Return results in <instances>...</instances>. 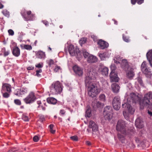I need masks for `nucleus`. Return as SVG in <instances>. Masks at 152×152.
Listing matches in <instances>:
<instances>
[{
	"label": "nucleus",
	"mask_w": 152,
	"mask_h": 152,
	"mask_svg": "<svg viewBox=\"0 0 152 152\" xmlns=\"http://www.w3.org/2000/svg\"><path fill=\"white\" fill-rule=\"evenodd\" d=\"M125 97L126 99V101L124 100L122 104V107L127 110L128 113L124 110L123 111V115L125 118L127 120L129 119V114H133L134 112V109L132 107L131 104L133 103H136L140 101V98L134 93H131L128 97Z\"/></svg>",
	"instance_id": "nucleus-1"
},
{
	"label": "nucleus",
	"mask_w": 152,
	"mask_h": 152,
	"mask_svg": "<svg viewBox=\"0 0 152 152\" xmlns=\"http://www.w3.org/2000/svg\"><path fill=\"white\" fill-rule=\"evenodd\" d=\"M127 125V124L124 121L122 120H120L118 121L117 123L116 129L117 131L130 137L133 135L134 132L132 129L128 130Z\"/></svg>",
	"instance_id": "nucleus-2"
},
{
	"label": "nucleus",
	"mask_w": 152,
	"mask_h": 152,
	"mask_svg": "<svg viewBox=\"0 0 152 152\" xmlns=\"http://www.w3.org/2000/svg\"><path fill=\"white\" fill-rule=\"evenodd\" d=\"M152 101V92L149 91L147 93L145 94L142 100L140 101V104L141 108H142L144 107L147 108H151V106L152 104L150 101V100Z\"/></svg>",
	"instance_id": "nucleus-3"
},
{
	"label": "nucleus",
	"mask_w": 152,
	"mask_h": 152,
	"mask_svg": "<svg viewBox=\"0 0 152 152\" xmlns=\"http://www.w3.org/2000/svg\"><path fill=\"white\" fill-rule=\"evenodd\" d=\"M96 73L95 70L92 68H89L87 72L86 76L85 79V84L86 85L92 83V80L96 79Z\"/></svg>",
	"instance_id": "nucleus-4"
},
{
	"label": "nucleus",
	"mask_w": 152,
	"mask_h": 152,
	"mask_svg": "<svg viewBox=\"0 0 152 152\" xmlns=\"http://www.w3.org/2000/svg\"><path fill=\"white\" fill-rule=\"evenodd\" d=\"M86 87H88V95L92 97H94L99 92V90L97 87L95 85L93 84L92 83H89V85H86Z\"/></svg>",
	"instance_id": "nucleus-5"
},
{
	"label": "nucleus",
	"mask_w": 152,
	"mask_h": 152,
	"mask_svg": "<svg viewBox=\"0 0 152 152\" xmlns=\"http://www.w3.org/2000/svg\"><path fill=\"white\" fill-rule=\"evenodd\" d=\"M50 92L53 94H60L62 90L61 85L59 81L53 83L50 87Z\"/></svg>",
	"instance_id": "nucleus-6"
},
{
	"label": "nucleus",
	"mask_w": 152,
	"mask_h": 152,
	"mask_svg": "<svg viewBox=\"0 0 152 152\" xmlns=\"http://www.w3.org/2000/svg\"><path fill=\"white\" fill-rule=\"evenodd\" d=\"M111 71L110 74V76L111 81L118 82L119 78L117 75L115 73V70L116 68V65L114 64H112L110 66Z\"/></svg>",
	"instance_id": "nucleus-7"
},
{
	"label": "nucleus",
	"mask_w": 152,
	"mask_h": 152,
	"mask_svg": "<svg viewBox=\"0 0 152 152\" xmlns=\"http://www.w3.org/2000/svg\"><path fill=\"white\" fill-rule=\"evenodd\" d=\"M36 97L34 93L33 92H31L23 99V100L26 104H30L34 103L36 101Z\"/></svg>",
	"instance_id": "nucleus-8"
},
{
	"label": "nucleus",
	"mask_w": 152,
	"mask_h": 152,
	"mask_svg": "<svg viewBox=\"0 0 152 152\" xmlns=\"http://www.w3.org/2000/svg\"><path fill=\"white\" fill-rule=\"evenodd\" d=\"M68 51L69 54L72 56H74L76 55L80 57V53L78 48H75L72 45H70L68 46Z\"/></svg>",
	"instance_id": "nucleus-9"
},
{
	"label": "nucleus",
	"mask_w": 152,
	"mask_h": 152,
	"mask_svg": "<svg viewBox=\"0 0 152 152\" xmlns=\"http://www.w3.org/2000/svg\"><path fill=\"white\" fill-rule=\"evenodd\" d=\"M141 68L142 73L145 74L147 77L150 78L151 77V73L150 69L147 67L146 62H143L142 63Z\"/></svg>",
	"instance_id": "nucleus-10"
},
{
	"label": "nucleus",
	"mask_w": 152,
	"mask_h": 152,
	"mask_svg": "<svg viewBox=\"0 0 152 152\" xmlns=\"http://www.w3.org/2000/svg\"><path fill=\"white\" fill-rule=\"evenodd\" d=\"M112 104L115 110H119L121 107V102L120 97L119 96H116L113 98Z\"/></svg>",
	"instance_id": "nucleus-11"
},
{
	"label": "nucleus",
	"mask_w": 152,
	"mask_h": 152,
	"mask_svg": "<svg viewBox=\"0 0 152 152\" xmlns=\"http://www.w3.org/2000/svg\"><path fill=\"white\" fill-rule=\"evenodd\" d=\"M24 10H22L21 12V14L23 17L24 18L25 20H33L34 19V15H31V11H29L27 12V14L28 15L27 17H26L25 12Z\"/></svg>",
	"instance_id": "nucleus-12"
},
{
	"label": "nucleus",
	"mask_w": 152,
	"mask_h": 152,
	"mask_svg": "<svg viewBox=\"0 0 152 152\" xmlns=\"http://www.w3.org/2000/svg\"><path fill=\"white\" fill-rule=\"evenodd\" d=\"M98 71L101 72L103 75L107 76L108 74L109 69L107 67L105 66L102 63H100Z\"/></svg>",
	"instance_id": "nucleus-13"
},
{
	"label": "nucleus",
	"mask_w": 152,
	"mask_h": 152,
	"mask_svg": "<svg viewBox=\"0 0 152 152\" xmlns=\"http://www.w3.org/2000/svg\"><path fill=\"white\" fill-rule=\"evenodd\" d=\"M104 104L103 103L98 101L97 99H94L92 101L91 105L92 107L96 110L97 108H102Z\"/></svg>",
	"instance_id": "nucleus-14"
},
{
	"label": "nucleus",
	"mask_w": 152,
	"mask_h": 152,
	"mask_svg": "<svg viewBox=\"0 0 152 152\" xmlns=\"http://www.w3.org/2000/svg\"><path fill=\"white\" fill-rule=\"evenodd\" d=\"M73 70L76 75L81 76L83 74V69L77 65H75L73 67Z\"/></svg>",
	"instance_id": "nucleus-15"
},
{
	"label": "nucleus",
	"mask_w": 152,
	"mask_h": 152,
	"mask_svg": "<svg viewBox=\"0 0 152 152\" xmlns=\"http://www.w3.org/2000/svg\"><path fill=\"white\" fill-rule=\"evenodd\" d=\"M99 47L101 49H104L108 48L109 44L106 42L102 39H100L98 42Z\"/></svg>",
	"instance_id": "nucleus-16"
},
{
	"label": "nucleus",
	"mask_w": 152,
	"mask_h": 152,
	"mask_svg": "<svg viewBox=\"0 0 152 152\" xmlns=\"http://www.w3.org/2000/svg\"><path fill=\"white\" fill-rule=\"evenodd\" d=\"M127 77L130 79L132 78L134 75V69L132 68L129 67L126 72Z\"/></svg>",
	"instance_id": "nucleus-17"
},
{
	"label": "nucleus",
	"mask_w": 152,
	"mask_h": 152,
	"mask_svg": "<svg viewBox=\"0 0 152 152\" xmlns=\"http://www.w3.org/2000/svg\"><path fill=\"white\" fill-rule=\"evenodd\" d=\"M89 128H92V131L96 132L98 130V126L95 123L92 121H90L88 125Z\"/></svg>",
	"instance_id": "nucleus-18"
},
{
	"label": "nucleus",
	"mask_w": 152,
	"mask_h": 152,
	"mask_svg": "<svg viewBox=\"0 0 152 152\" xmlns=\"http://www.w3.org/2000/svg\"><path fill=\"white\" fill-rule=\"evenodd\" d=\"M6 90L9 93H10L12 91L11 86L7 83H3L1 92H2L3 91H5Z\"/></svg>",
	"instance_id": "nucleus-19"
},
{
	"label": "nucleus",
	"mask_w": 152,
	"mask_h": 152,
	"mask_svg": "<svg viewBox=\"0 0 152 152\" xmlns=\"http://www.w3.org/2000/svg\"><path fill=\"white\" fill-rule=\"evenodd\" d=\"M135 125L137 128H142L143 126V121L140 118H138L135 121Z\"/></svg>",
	"instance_id": "nucleus-20"
},
{
	"label": "nucleus",
	"mask_w": 152,
	"mask_h": 152,
	"mask_svg": "<svg viewBox=\"0 0 152 152\" xmlns=\"http://www.w3.org/2000/svg\"><path fill=\"white\" fill-rule=\"evenodd\" d=\"M13 55L15 57H18L20 54V49L17 46L14 47L12 50Z\"/></svg>",
	"instance_id": "nucleus-21"
},
{
	"label": "nucleus",
	"mask_w": 152,
	"mask_h": 152,
	"mask_svg": "<svg viewBox=\"0 0 152 152\" xmlns=\"http://www.w3.org/2000/svg\"><path fill=\"white\" fill-rule=\"evenodd\" d=\"M111 87L112 91L114 93H117L119 92L120 86L117 84L116 83H113Z\"/></svg>",
	"instance_id": "nucleus-22"
},
{
	"label": "nucleus",
	"mask_w": 152,
	"mask_h": 152,
	"mask_svg": "<svg viewBox=\"0 0 152 152\" xmlns=\"http://www.w3.org/2000/svg\"><path fill=\"white\" fill-rule=\"evenodd\" d=\"M146 57L151 66L152 67V49L149 50L147 53Z\"/></svg>",
	"instance_id": "nucleus-23"
},
{
	"label": "nucleus",
	"mask_w": 152,
	"mask_h": 152,
	"mask_svg": "<svg viewBox=\"0 0 152 152\" xmlns=\"http://www.w3.org/2000/svg\"><path fill=\"white\" fill-rule=\"evenodd\" d=\"M87 61L89 63H94L97 61V57L92 55H91L88 57Z\"/></svg>",
	"instance_id": "nucleus-24"
},
{
	"label": "nucleus",
	"mask_w": 152,
	"mask_h": 152,
	"mask_svg": "<svg viewBox=\"0 0 152 152\" xmlns=\"http://www.w3.org/2000/svg\"><path fill=\"white\" fill-rule=\"evenodd\" d=\"M99 56L101 59L102 61H104L109 57V55L108 53L107 52H104L103 53H99Z\"/></svg>",
	"instance_id": "nucleus-25"
},
{
	"label": "nucleus",
	"mask_w": 152,
	"mask_h": 152,
	"mask_svg": "<svg viewBox=\"0 0 152 152\" xmlns=\"http://www.w3.org/2000/svg\"><path fill=\"white\" fill-rule=\"evenodd\" d=\"M103 113L106 114V113H113V109L111 107L109 106H106L104 108Z\"/></svg>",
	"instance_id": "nucleus-26"
},
{
	"label": "nucleus",
	"mask_w": 152,
	"mask_h": 152,
	"mask_svg": "<svg viewBox=\"0 0 152 152\" xmlns=\"http://www.w3.org/2000/svg\"><path fill=\"white\" fill-rule=\"evenodd\" d=\"M37 58L40 59H45V53L42 51H39L36 54Z\"/></svg>",
	"instance_id": "nucleus-27"
},
{
	"label": "nucleus",
	"mask_w": 152,
	"mask_h": 152,
	"mask_svg": "<svg viewBox=\"0 0 152 152\" xmlns=\"http://www.w3.org/2000/svg\"><path fill=\"white\" fill-rule=\"evenodd\" d=\"M104 117L105 120L109 121L111 119L113 116V113H106L104 114L103 113Z\"/></svg>",
	"instance_id": "nucleus-28"
},
{
	"label": "nucleus",
	"mask_w": 152,
	"mask_h": 152,
	"mask_svg": "<svg viewBox=\"0 0 152 152\" xmlns=\"http://www.w3.org/2000/svg\"><path fill=\"white\" fill-rule=\"evenodd\" d=\"M47 101L48 103L52 104H55L57 102L56 99L53 97L48 98Z\"/></svg>",
	"instance_id": "nucleus-29"
},
{
	"label": "nucleus",
	"mask_w": 152,
	"mask_h": 152,
	"mask_svg": "<svg viewBox=\"0 0 152 152\" xmlns=\"http://www.w3.org/2000/svg\"><path fill=\"white\" fill-rule=\"evenodd\" d=\"M91 110L90 108H88L86 112V116L88 118L90 117L91 115Z\"/></svg>",
	"instance_id": "nucleus-30"
},
{
	"label": "nucleus",
	"mask_w": 152,
	"mask_h": 152,
	"mask_svg": "<svg viewBox=\"0 0 152 152\" xmlns=\"http://www.w3.org/2000/svg\"><path fill=\"white\" fill-rule=\"evenodd\" d=\"M82 52L83 55L85 58H87L88 59V57L91 54H90L88 52H87L86 50L84 49L82 50Z\"/></svg>",
	"instance_id": "nucleus-31"
},
{
	"label": "nucleus",
	"mask_w": 152,
	"mask_h": 152,
	"mask_svg": "<svg viewBox=\"0 0 152 152\" xmlns=\"http://www.w3.org/2000/svg\"><path fill=\"white\" fill-rule=\"evenodd\" d=\"M21 95L24 94H26L27 92V89L26 88H21L19 91Z\"/></svg>",
	"instance_id": "nucleus-32"
},
{
	"label": "nucleus",
	"mask_w": 152,
	"mask_h": 152,
	"mask_svg": "<svg viewBox=\"0 0 152 152\" xmlns=\"http://www.w3.org/2000/svg\"><path fill=\"white\" fill-rule=\"evenodd\" d=\"M99 100L102 102H104L106 101L105 96L104 94H101L99 96Z\"/></svg>",
	"instance_id": "nucleus-33"
},
{
	"label": "nucleus",
	"mask_w": 152,
	"mask_h": 152,
	"mask_svg": "<svg viewBox=\"0 0 152 152\" xmlns=\"http://www.w3.org/2000/svg\"><path fill=\"white\" fill-rule=\"evenodd\" d=\"M1 93L2 94L3 96L5 98H8L9 97L10 95V93H7V92H5V91H3V92H1Z\"/></svg>",
	"instance_id": "nucleus-34"
},
{
	"label": "nucleus",
	"mask_w": 152,
	"mask_h": 152,
	"mask_svg": "<svg viewBox=\"0 0 152 152\" xmlns=\"http://www.w3.org/2000/svg\"><path fill=\"white\" fill-rule=\"evenodd\" d=\"M2 13L5 16L8 17L9 16V12L6 10H4L2 11Z\"/></svg>",
	"instance_id": "nucleus-35"
},
{
	"label": "nucleus",
	"mask_w": 152,
	"mask_h": 152,
	"mask_svg": "<svg viewBox=\"0 0 152 152\" xmlns=\"http://www.w3.org/2000/svg\"><path fill=\"white\" fill-rule=\"evenodd\" d=\"M8 152H19V151L17 148H13L10 149Z\"/></svg>",
	"instance_id": "nucleus-36"
},
{
	"label": "nucleus",
	"mask_w": 152,
	"mask_h": 152,
	"mask_svg": "<svg viewBox=\"0 0 152 152\" xmlns=\"http://www.w3.org/2000/svg\"><path fill=\"white\" fill-rule=\"evenodd\" d=\"M24 47L25 49L26 50H30L32 49V47L30 45H24Z\"/></svg>",
	"instance_id": "nucleus-37"
},
{
	"label": "nucleus",
	"mask_w": 152,
	"mask_h": 152,
	"mask_svg": "<svg viewBox=\"0 0 152 152\" xmlns=\"http://www.w3.org/2000/svg\"><path fill=\"white\" fill-rule=\"evenodd\" d=\"M8 32L9 35L12 36L14 35V31L12 30L11 29L8 30Z\"/></svg>",
	"instance_id": "nucleus-38"
},
{
	"label": "nucleus",
	"mask_w": 152,
	"mask_h": 152,
	"mask_svg": "<svg viewBox=\"0 0 152 152\" xmlns=\"http://www.w3.org/2000/svg\"><path fill=\"white\" fill-rule=\"evenodd\" d=\"M123 40L125 42H128L130 41L129 38L127 37H125L124 35H123Z\"/></svg>",
	"instance_id": "nucleus-39"
},
{
	"label": "nucleus",
	"mask_w": 152,
	"mask_h": 152,
	"mask_svg": "<svg viewBox=\"0 0 152 152\" xmlns=\"http://www.w3.org/2000/svg\"><path fill=\"white\" fill-rule=\"evenodd\" d=\"M15 103L17 105H20L21 104L20 101L18 99H16L14 100Z\"/></svg>",
	"instance_id": "nucleus-40"
},
{
	"label": "nucleus",
	"mask_w": 152,
	"mask_h": 152,
	"mask_svg": "<svg viewBox=\"0 0 152 152\" xmlns=\"http://www.w3.org/2000/svg\"><path fill=\"white\" fill-rule=\"evenodd\" d=\"M137 80L138 81V82L140 83V84L142 86H143V84L142 83V79L140 77H138L137 78Z\"/></svg>",
	"instance_id": "nucleus-41"
},
{
	"label": "nucleus",
	"mask_w": 152,
	"mask_h": 152,
	"mask_svg": "<svg viewBox=\"0 0 152 152\" xmlns=\"http://www.w3.org/2000/svg\"><path fill=\"white\" fill-rule=\"evenodd\" d=\"M49 67H51V65L53 64L54 61L52 59H50L48 62Z\"/></svg>",
	"instance_id": "nucleus-42"
},
{
	"label": "nucleus",
	"mask_w": 152,
	"mask_h": 152,
	"mask_svg": "<svg viewBox=\"0 0 152 152\" xmlns=\"http://www.w3.org/2000/svg\"><path fill=\"white\" fill-rule=\"evenodd\" d=\"M22 119L25 121H28V117L25 115H23L22 117Z\"/></svg>",
	"instance_id": "nucleus-43"
},
{
	"label": "nucleus",
	"mask_w": 152,
	"mask_h": 152,
	"mask_svg": "<svg viewBox=\"0 0 152 152\" xmlns=\"http://www.w3.org/2000/svg\"><path fill=\"white\" fill-rule=\"evenodd\" d=\"M70 138L75 141H77L78 140V138L77 136H74L70 137Z\"/></svg>",
	"instance_id": "nucleus-44"
},
{
	"label": "nucleus",
	"mask_w": 152,
	"mask_h": 152,
	"mask_svg": "<svg viewBox=\"0 0 152 152\" xmlns=\"http://www.w3.org/2000/svg\"><path fill=\"white\" fill-rule=\"evenodd\" d=\"M122 63L125 66H126L128 65V63L126 60L123 59L122 61Z\"/></svg>",
	"instance_id": "nucleus-45"
},
{
	"label": "nucleus",
	"mask_w": 152,
	"mask_h": 152,
	"mask_svg": "<svg viewBox=\"0 0 152 152\" xmlns=\"http://www.w3.org/2000/svg\"><path fill=\"white\" fill-rule=\"evenodd\" d=\"M10 53V51L9 50H7V51H4V56H7Z\"/></svg>",
	"instance_id": "nucleus-46"
},
{
	"label": "nucleus",
	"mask_w": 152,
	"mask_h": 152,
	"mask_svg": "<svg viewBox=\"0 0 152 152\" xmlns=\"http://www.w3.org/2000/svg\"><path fill=\"white\" fill-rule=\"evenodd\" d=\"M35 66L36 67L38 68H41L43 67V65L42 64H41L40 63H39L35 65Z\"/></svg>",
	"instance_id": "nucleus-47"
},
{
	"label": "nucleus",
	"mask_w": 152,
	"mask_h": 152,
	"mask_svg": "<svg viewBox=\"0 0 152 152\" xmlns=\"http://www.w3.org/2000/svg\"><path fill=\"white\" fill-rule=\"evenodd\" d=\"M39 140V137L37 136H35L33 137V140L34 142H37Z\"/></svg>",
	"instance_id": "nucleus-48"
},
{
	"label": "nucleus",
	"mask_w": 152,
	"mask_h": 152,
	"mask_svg": "<svg viewBox=\"0 0 152 152\" xmlns=\"http://www.w3.org/2000/svg\"><path fill=\"white\" fill-rule=\"evenodd\" d=\"M20 35H19L18 38V40L20 41V42H21L22 41L23 39V35H22L21 34V33H20Z\"/></svg>",
	"instance_id": "nucleus-49"
},
{
	"label": "nucleus",
	"mask_w": 152,
	"mask_h": 152,
	"mask_svg": "<svg viewBox=\"0 0 152 152\" xmlns=\"http://www.w3.org/2000/svg\"><path fill=\"white\" fill-rule=\"evenodd\" d=\"M118 137L119 139L120 140H121V139L122 140L124 138L123 136L119 134H118Z\"/></svg>",
	"instance_id": "nucleus-50"
},
{
	"label": "nucleus",
	"mask_w": 152,
	"mask_h": 152,
	"mask_svg": "<svg viewBox=\"0 0 152 152\" xmlns=\"http://www.w3.org/2000/svg\"><path fill=\"white\" fill-rule=\"evenodd\" d=\"M19 91V89H18L17 90H16V91H17V92H15V95L18 96H20V95H21L20 94V91Z\"/></svg>",
	"instance_id": "nucleus-51"
},
{
	"label": "nucleus",
	"mask_w": 152,
	"mask_h": 152,
	"mask_svg": "<svg viewBox=\"0 0 152 152\" xmlns=\"http://www.w3.org/2000/svg\"><path fill=\"white\" fill-rule=\"evenodd\" d=\"M60 69V66H57L54 69V71L55 72H57Z\"/></svg>",
	"instance_id": "nucleus-52"
},
{
	"label": "nucleus",
	"mask_w": 152,
	"mask_h": 152,
	"mask_svg": "<svg viewBox=\"0 0 152 152\" xmlns=\"http://www.w3.org/2000/svg\"><path fill=\"white\" fill-rule=\"evenodd\" d=\"M91 38L93 39V40L94 41H96L97 40V37L94 35H92Z\"/></svg>",
	"instance_id": "nucleus-53"
},
{
	"label": "nucleus",
	"mask_w": 152,
	"mask_h": 152,
	"mask_svg": "<svg viewBox=\"0 0 152 152\" xmlns=\"http://www.w3.org/2000/svg\"><path fill=\"white\" fill-rule=\"evenodd\" d=\"M39 118L41 120V121L43 122L45 120V118L44 116L41 115H39Z\"/></svg>",
	"instance_id": "nucleus-54"
},
{
	"label": "nucleus",
	"mask_w": 152,
	"mask_h": 152,
	"mask_svg": "<svg viewBox=\"0 0 152 152\" xmlns=\"http://www.w3.org/2000/svg\"><path fill=\"white\" fill-rule=\"evenodd\" d=\"M144 2V0H137V2L139 4H141Z\"/></svg>",
	"instance_id": "nucleus-55"
},
{
	"label": "nucleus",
	"mask_w": 152,
	"mask_h": 152,
	"mask_svg": "<svg viewBox=\"0 0 152 152\" xmlns=\"http://www.w3.org/2000/svg\"><path fill=\"white\" fill-rule=\"evenodd\" d=\"M34 68V67L32 66H29L27 68V69L28 70H33Z\"/></svg>",
	"instance_id": "nucleus-56"
},
{
	"label": "nucleus",
	"mask_w": 152,
	"mask_h": 152,
	"mask_svg": "<svg viewBox=\"0 0 152 152\" xmlns=\"http://www.w3.org/2000/svg\"><path fill=\"white\" fill-rule=\"evenodd\" d=\"M137 2V0H131V2L132 4L134 5Z\"/></svg>",
	"instance_id": "nucleus-57"
},
{
	"label": "nucleus",
	"mask_w": 152,
	"mask_h": 152,
	"mask_svg": "<svg viewBox=\"0 0 152 152\" xmlns=\"http://www.w3.org/2000/svg\"><path fill=\"white\" fill-rule=\"evenodd\" d=\"M114 62L115 63L117 64H120V62L119 61H117L115 59H114Z\"/></svg>",
	"instance_id": "nucleus-58"
},
{
	"label": "nucleus",
	"mask_w": 152,
	"mask_h": 152,
	"mask_svg": "<svg viewBox=\"0 0 152 152\" xmlns=\"http://www.w3.org/2000/svg\"><path fill=\"white\" fill-rule=\"evenodd\" d=\"M42 22L46 26L48 25V22L47 21H43Z\"/></svg>",
	"instance_id": "nucleus-59"
},
{
	"label": "nucleus",
	"mask_w": 152,
	"mask_h": 152,
	"mask_svg": "<svg viewBox=\"0 0 152 152\" xmlns=\"http://www.w3.org/2000/svg\"><path fill=\"white\" fill-rule=\"evenodd\" d=\"M38 107H41V108H42V110H45V107H43L42 106H41V105H39L38 106Z\"/></svg>",
	"instance_id": "nucleus-60"
},
{
	"label": "nucleus",
	"mask_w": 152,
	"mask_h": 152,
	"mask_svg": "<svg viewBox=\"0 0 152 152\" xmlns=\"http://www.w3.org/2000/svg\"><path fill=\"white\" fill-rule=\"evenodd\" d=\"M42 70L41 69H39V70H37L36 71V72L37 73H41L42 72Z\"/></svg>",
	"instance_id": "nucleus-61"
},
{
	"label": "nucleus",
	"mask_w": 152,
	"mask_h": 152,
	"mask_svg": "<svg viewBox=\"0 0 152 152\" xmlns=\"http://www.w3.org/2000/svg\"><path fill=\"white\" fill-rule=\"evenodd\" d=\"M60 113L62 114H64L65 113V111L64 110H61L60 111Z\"/></svg>",
	"instance_id": "nucleus-62"
},
{
	"label": "nucleus",
	"mask_w": 152,
	"mask_h": 152,
	"mask_svg": "<svg viewBox=\"0 0 152 152\" xmlns=\"http://www.w3.org/2000/svg\"><path fill=\"white\" fill-rule=\"evenodd\" d=\"M86 144L88 145H91V142L88 141H86Z\"/></svg>",
	"instance_id": "nucleus-63"
},
{
	"label": "nucleus",
	"mask_w": 152,
	"mask_h": 152,
	"mask_svg": "<svg viewBox=\"0 0 152 152\" xmlns=\"http://www.w3.org/2000/svg\"><path fill=\"white\" fill-rule=\"evenodd\" d=\"M148 114L150 115L151 116H152V112L150 111L149 110H148Z\"/></svg>",
	"instance_id": "nucleus-64"
}]
</instances>
